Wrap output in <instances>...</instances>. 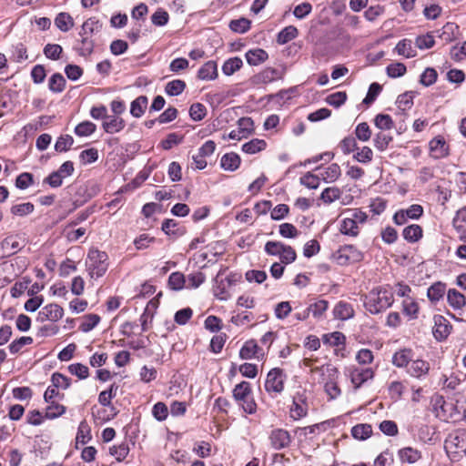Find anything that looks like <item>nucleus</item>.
<instances>
[{"label": "nucleus", "mask_w": 466, "mask_h": 466, "mask_svg": "<svg viewBox=\"0 0 466 466\" xmlns=\"http://www.w3.org/2000/svg\"><path fill=\"white\" fill-rule=\"evenodd\" d=\"M394 302L393 292L385 287L372 289L364 297V307L371 314H379Z\"/></svg>", "instance_id": "f257e3e1"}, {"label": "nucleus", "mask_w": 466, "mask_h": 466, "mask_svg": "<svg viewBox=\"0 0 466 466\" xmlns=\"http://www.w3.org/2000/svg\"><path fill=\"white\" fill-rule=\"evenodd\" d=\"M233 397L248 414H254L257 411V403L252 397L251 386L248 381L237 384L233 390Z\"/></svg>", "instance_id": "f03ea898"}, {"label": "nucleus", "mask_w": 466, "mask_h": 466, "mask_svg": "<svg viewBox=\"0 0 466 466\" xmlns=\"http://www.w3.org/2000/svg\"><path fill=\"white\" fill-rule=\"evenodd\" d=\"M107 259L106 252L95 248L89 250L86 264L91 278H100L106 272Z\"/></svg>", "instance_id": "7ed1b4c3"}, {"label": "nucleus", "mask_w": 466, "mask_h": 466, "mask_svg": "<svg viewBox=\"0 0 466 466\" xmlns=\"http://www.w3.org/2000/svg\"><path fill=\"white\" fill-rule=\"evenodd\" d=\"M367 218V214L361 210L353 209L348 211V216L341 220L340 233L350 237H357L360 233L359 225L364 224Z\"/></svg>", "instance_id": "20e7f679"}, {"label": "nucleus", "mask_w": 466, "mask_h": 466, "mask_svg": "<svg viewBox=\"0 0 466 466\" xmlns=\"http://www.w3.org/2000/svg\"><path fill=\"white\" fill-rule=\"evenodd\" d=\"M333 259L338 265L346 266L361 261L363 253L352 245H345L333 254Z\"/></svg>", "instance_id": "39448f33"}, {"label": "nucleus", "mask_w": 466, "mask_h": 466, "mask_svg": "<svg viewBox=\"0 0 466 466\" xmlns=\"http://www.w3.org/2000/svg\"><path fill=\"white\" fill-rule=\"evenodd\" d=\"M309 403L305 389H299L292 397V404L289 407V416L297 420L308 414Z\"/></svg>", "instance_id": "423d86ee"}, {"label": "nucleus", "mask_w": 466, "mask_h": 466, "mask_svg": "<svg viewBox=\"0 0 466 466\" xmlns=\"http://www.w3.org/2000/svg\"><path fill=\"white\" fill-rule=\"evenodd\" d=\"M285 375L281 369L274 368L267 375L265 390L271 393H280L284 389Z\"/></svg>", "instance_id": "0eeeda50"}, {"label": "nucleus", "mask_w": 466, "mask_h": 466, "mask_svg": "<svg viewBox=\"0 0 466 466\" xmlns=\"http://www.w3.org/2000/svg\"><path fill=\"white\" fill-rule=\"evenodd\" d=\"M268 440L274 450H282L289 446L291 437L288 431L284 429H274L270 431Z\"/></svg>", "instance_id": "6e6552de"}, {"label": "nucleus", "mask_w": 466, "mask_h": 466, "mask_svg": "<svg viewBox=\"0 0 466 466\" xmlns=\"http://www.w3.org/2000/svg\"><path fill=\"white\" fill-rule=\"evenodd\" d=\"M349 376L355 389H359L367 380H371L374 371L371 368L353 367L349 370Z\"/></svg>", "instance_id": "1a4fd4ad"}, {"label": "nucleus", "mask_w": 466, "mask_h": 466, "mask_svg": "<svg viewBox=\"0 0 466 466\" xmlns=\"http://www.w3.org/2000/svg\"><path fill=\"white\" fill-rule=\"evenodd\" d=\"M64 309L57 304L51 303L38 312L37 320L40 322L53 321L56 322L63 318Z\"/></svg>", "instance_id": "9d476101"}, {"label": "nucleus", "mask_w": 466, "mask_h": 466, "mask_svg": "<svg viewBox=\"0 0 466 466\" xmlns=\"http://www.w3.org/2000/svg\"><path fill=\"white\" fill-rule=\"evenodd\" d=\"M327 371L329 373V380H327L324 385L325 392L329 395L330 400H334L341 393L337 382L339 371L337 368L329 366L327 368Z\"/></svg>", "instance_id": "9b49d317"}, {"label": "nucleus", "mask_w": 466, "mask_h": 466, "mask_svg": "<svg viewBox=\"0 0 466 466\" xmlns=\"http://www.w3.org/2000/svg\"><path fill=\"white\" fill-rule=\"evenodd\" d=\"M431 155L434 158H442L449 155V146L441 136H437L432 138L430 143Z\"/></svg>", "instance_id": "f8f14e48"}, {"label": "nucleus", "mask_w": 466, "mask_h": 466, "mask_svg": "<svg viewBox=\"0 0 466 466\" xmlns=\"http://www.w3.org/2000/svg\"><path fill=\"white\" fill-rule=\"evenodd\" d=\"M279 78H281V73L278 69L268 67L254 76L251 81L254 85L258 86L261 84L271 83Z\"/></svg>", "instance_id": "ddd939ff"}, {"label": "nucleus", "mask_w": 466, "mask_h": 466, "mask_svg": "<svg viewBox=\"0 0 466 466\" xmlns=\"http://www.w3.org/2000/svg\"><path fill=\"white\" fill-rule=\"evenodd\" d=\"M126 127L125 120L118 116H108L102 122V128L106 133L115 134L122 131Z\"/></svg>", "instance_id": "4468645a"}, {"label": "nucleus", "mask_w": 466, "mask_h": 466, "mask_svg": "<svg viewBox=\"0 0 466 466\" xmlns=\"http://www.w3.org/2000/svg\"><path fill=\"white\" fill-rule=\"evenodd\" d=\"M430 370V363L423 360H414L410 361L407 368V372L414 378L421 379L426 376Z\"/></svg>", "instance_id": "2eb2a0df"}, {"label": "nucleus", "mask_w": 466, "mask_h": 466, "mask_svg": "<svg viewBox=\"0 0 466 466\" xmlns=\"http://www.w3.org/2000/svg\"><path fill=\"white\" fill-rule=\"evenodd\" d=\"M333 316L339 320H347L354 316V309L351 304L346 301H339L333 309Z\"/></svg>", "instance_id": "dca6fc26"}, {"label": "nucleus", "mask_w": 466, "mask_h": 466, "mask_svg": "<svg viewBox=\"0 0 466 466\" xmlns=\"http://www.w3.org/2000/svg\"><path fill=\"white\" fill-rule=\"evenodd\" d=\"M412 351L408 349H402L396 351L392 356V364L398 368H408L412 360Z\"/></svg>", "instance_id": "f3484780"}, {"label": "nucleus", "mask_w": 466, "mask_h": 466, "mask_svg": "<svg viewBox=\"0 0 466 466\" xmlns=\"http://www.w3.org/2000/svg\"><path fill=\"white\" fill-rule=\"evenodd\" d=\"M398 455L401 462L409 464H413L421 458V452L412 447L400 449Z\"/></svg>", "instance_id": "a211bd4d"}, {"label": "nucleus", "mask_w": 466, "mask_h": 466, "mask_svg": "<svg viewBox=\"0 0 466 466\" xmlns=\"http://www.w3.org/2000/svg\"><path fill=\"white\" fill-rule=\"evenodd\" d=\"M198 77L201 80H214L218 77V66L214 61H208L198 70Z\"/></svg>", "instance_id": "6ab92c4d"}, {"label": "nucleus", "mask_w": 466, "mask_h": 466, "mask_svg": "<svg viewBox=\"0 0 466 466\" xmlns=\"http://www.w3.org/2000/svg\"><path fill=\"white\" fill-rule=\"evenodd\" d=\"M260 351L259 347L257 342L253 339L248 340L242 346L239 351V357L242 360H250L252 358H258V353Z\"/></svg>", "instance_id": "aec40b11"}, {"label": "nucleus", "mask_w": 466, "mask_h": 466, "mask_svg": "<svg viewBox=\"0 0 466 466\" xmlns=\"http://www.w3.org/2000/svg\"><path fill=\"white\" fill-rule=\"evenodd\" d=\"M459 31V26L454 23H446L441 31H437L438 36L448 44L456 39V33Z\"/></svg>", "instance_id": "412c9836"}, {"label": "nucleus", "mask_w": 466, "mask_h": 466, "mask_svg": "<svg viewBox=\"0 0 466 466\" xmlns=\"http://www.w3.org/2000/svg\"><path fill=\"white\" fill-rule=\"evenodd\" d=\"M148 104V99L146 96H140L132 101L130 106V114L134 117H141L145 113Z\"/></svg>", "instance_id": "4be33fe9"}, {"label": "nucleus", "mask_w": 466, "mask_h": 466, "mask_svg": "<svg viewBox=\"0 0 466 466\" xmlns=\"http://www.w3.org/2000/svg\"><path fill=\"white\" fill-rule=\"evenodd\" d=\"M402 236L408 242H417L422 238V228L416 224L410 225L403 229Z\"/></svg>", "instance_id": "5701e85b"}, {"label": "nucleus", "mask_w": 466, "mask_h": 466, "mask_svg": "<svg viewBox=\"0 0 466 466\" xmlns=\"http://www.w3.org/2000/svg\"><path fill=\"white\" fill-rule=\"evenodd\" d=\"M268 53L260 48L249 50L246 53L247 62L250 66H258L268 59Z\"/></svg>", "instance_id": "b1692460"}, {"label": "nucleus", "mask_w": 466, "mask_h": 466, "mask_svg": "<svg viewBox=\"0 0 466 466\" xmlns=\"http://www.w3.org/2000/svg\"><path fill=\"white\" fill-rule=\"evenodd\" d=\"M447 299L449 305L452 307L454 309H460L466 304L464 295L454 289H449L447 294Z\"/></svg>", "instance_id": "393cba45"}, {"label": "nucleus", "mask_w": 466, "mask_h": 466, "mask_svg": "<svg viewBox=\"0 0 466 466\" xmlns=\"http://www.w3.org/2000/svg\"><path fill=\"white\" fill-rule=\"evenodd\" d=\"M220 164L225 170L234 171L240 165V157L236 153H228L221 157Z\"/></svg>", "instance_id": "a878e982"}, {"label": "nucleus", "mask_w": 466, "mask_h": 466, "mask_svg": "<svg viewBox=\"0 0 466 466\" xmlns=\"http://www.w3.org/2000/svg\"><path fill=\"white\" fill-rule=\"evenodd\" d=\"M371 434L372 427L367 423L357 424L351 429V435L356 440L365 441L370 438Z\"/></svg>", "instance_id": "bb28decb"}, {"label": "nucleus", "mask_w": 466, "mask_h": 466, "mask_svg": "<svg viewBox=\"0 0 466 466\" xmlns=\"http://www.w3.org/2000/svg\"><path fill=\"white\" fill-rule=\"evenodd\" d=\"M55 24L62 32L69 31L75 25L73 17L68 13H59L56 19Z\"/></svg>", "instance_id": "cd10ccee"}, {"label": "nucleus", "mask_w": 466, "mask_h": 466, "mask_svg": "<svg viewBox=\"0 0 466 466\" xmlns=\"http://www.w3.org/2000/svg\"><path fill=\"white\" fill-rule=\"evenodd\" d=\"M102 24L96 17L87 19L81 27L80 35H88L100 31Z\"/></svg>", "instance_id": "c85d7f7f"}, {"label": "nucleus", "mask_w": 466, "mask_h": 466, "mask_svg": "<svg viewBox=\"0 0 466 466\" xmlns=\"http://www.w3.org/2000/svg\"><path fill=\"white\" fill-rule=\"evenodd\" d=\"M299 31L297 27L289 25L283 28L278 35L277 41L280 45H284L298 36Z\"/></svg>", "instance_id": "c756f323"}, {"label": "nucleus", "mask_w": 466, "mask_h": 466, "mask_svg": "<svg viewBox=\"0 0 466 466\" xmlns=\"http://www.w3.org/2000/svg\"><path fill=\"white\" fill-rule=\"evenodd\" d=\"M445 290V284L441 282H436L428 289L427 296L431 301L436 302L443 297Z\"/></svg>", "instance_id": "7c9ffc66"}, {"label": "nucleus", "mask_w": 466, "mask_h": 466, "mask_svg": "<svg viewBox=\"0 0 466 466\" xmlns=\"http://www.w3.org/2000/svg\"><path fill=\"white\" fill-rule=\"evenodd\" d=\"M266 142L263 139L254 138L242 146V150L247 154H256L266 148Z\"/></svg>", "instance_id": "2f4dec72"}, {"label": "nucleus", "mask_w": 466, "mask_h": 466, "mask_svg": "<svg viewBox=\"0 0 466 466\" xmlns=\"http://www.w3.org/2000/svg\"><path fill=\"white\" fill-rule=\"evenodd\" d=\"M397 53L400 56H404L407 58L414 57L416 56V51L412 48L411 41L409 39L400 40L396 47Z\"/></svg>", "instance_id": "473e14b6"}, {"label": "nucleus", "mask_w": 466, "mask_h": 466, "mask_svg": "<svg viewBox=\"0 0 466 466\" xmlns=\"http://www.w3.org/2000/svg\"><path fill=\"white\" fill-rule=\"evenodd\" d=\"M243 62L239 57H232L225 61L222 66V72L226 76H231L241 68Z\"/></svg>", "instance_id": "72a5a7b5"}, {"label": "nucleus", "mask_w": 466, "mask_h": 466, "mask_svg": "<svg viewBox=\"0 0 466 466\" xmlns=\"http://www.w3.org/2000/svg\"><path fill=\"white\" fill-rule=\"evenodd\" d=\"M65 86L66 79L60 73L54 74L48 81V87L54 93H61Z\"/></svg>", "instance_id": "f704fd0d"}, {"label": "nucleus", "mask_w": 466, "mask_h": 466, "mask_svg": "<svg viewBox=\"0 0 466 466\" xmlns=\"http://www.w3.org/2000/svg\"><path fill=\"white\" fill-rule=\"evenodd\" d=\"M329 309V302L325 299H319L308 307L315 319H320Z\"/></svg>", "instance_id": "c9c22d12"}, {"label": "nucleus", "mask_w": 466, "mask_h": 466, "mask_svg": "<svg viewBox=\"0 0 466 466\" xmlns=\"http://www.w3.org/2000/svg\"><path fill=\"white\" fill-rule=\"evenodd\" d=\"M186 88V83L180 79H175L166 85L165 91L168 96H178Z\"/></svg>", "instance_id": "e433bc0d"}, {"label": "nucleus", "mask_w": 466, "mask_h": 466, "mask_svg": "<svg viewBox=\"0 0 466 466\" xmlns=\"http://www.w3.org/2000/svg\"><path fill=\"white\" fill-rule=\"evenodd\" d=\"M66 412V407L59 403L51 401L46 410L45 418L48 420H54L60 417Z\"/></svg>", "instance_id": "4c0bfd02"}, {"label": "nucleus", "mask_w": 466, "mask_h": 466, "mask_svg": "<svg viewBox=\"0 0 466 466\" xmlns=\"http://www.w3.org/2000/svg\"><path fill=\"white\" fill-rule=\"evenodd\" d=\"M403 312L411 319H417L419 312L418 303L410 297L405 299L402 302Z\"/></svg>", "instance_id": "58836bf2"}, {"label": "nucleus", "mask_w": 466, "mask_h": 466, "mask_svg": "<svg viewBox=\"0 0 466 466\" xmlns=\"http://www.w3.org/2000/svg\"><path fill=\"white\" fill-rule=\"evenodd\" d=\"M100 321V317L96 314H87L83 318V321L79 327L83 332H89Z\"/></svg>", "instance_id": "ea45409f"}, {"label": "nucleus", "mask_w": 466, "mask_h": 466, "mask_svg": "<svg viewBox=\"0 0 466 466\" xmlns=\"http://www.w3.org/2000/svg\"><path fill=\"white\" fill-rule=\"evenodd\" d=\"M96 129V126L91 121H83L76 127L75 133L78 137H88L92 135Z\"/></svg>", "instance_id": "a19ab883"}, {"label": "nucleus", "mask_w": 466, "mask_h": 466, "mask_svg": "<svg viewBox=\"0 0 466 466\" xmlns=\"http://www.w3.org/2000/svg\"><path fill=\"white\" fill-rule=\"evenodd\" d=\"M340 172V167L333 163L329 165L323 173H320V175L326 182H333L339 177Z\"/></svg>", "instance_id": "79ce46f5"}, {"label": "nucleus", "mask_w": 466, "mask_h": 466, "mask_svg": "<svg viewBox=\"0 0 466 466\" xmlns=\"http://www.w3.org/2000/svg\"><path fill=\"white\" fill-rule=\"evenodd\" d=\"M375 126L380 130H390L393 127V121L390 115L379 114L374 119Z\"/></svg>", "instance_id": "37998d69"}, {"label": "nucleus", "mask_w": 466, "mask_h": 466, "mask_svg": "<svg viewBox=\"0 0 466 466\" xmlns=\"http://www.w3.org/2000/svg\"><path fill=\"white\" fill-rule=\"evenodd\" d=\"M279 232L285 238H295L299 235L298 228L291 223H282L279 227Z\"/></svg>", "instance_id": "c03bdc74"}, {"label": "nucleus", "mask_w": 466, "mask_h": 466, "mask_svg": "<svg viewBox=\"0 0 466 466\" xmlns=\"http://www.w3.org/2000/svg\"><path fill=\"white\" fill-rule=\"evenodd\" d=\"M68 370L72 375L79 380H85L89 376L88 367L81 363H74L68 366Z\"/></svg>", "instance_id": "a18cd8bd"}, {"label": "nucleus", "mask_w": 466, "mask_h": 466, "mask_svg": "<svg viewBox=\"0 0 466 466\" xmlns=\"http://www.w3.org/2000/svg\"><path fill=\"white\" fill-rule=\"evenodd\" d=\"M435 44L434 36L431 33H428L426 35H419L415 39V46L420 49H429L431 48Z\"/></svg>", "instance_id": "49530a36"}, {"label": "nucleus", "mask_w": 466, "mask_h": 466, "mask_svg": "<svg viewBox=\"0 0 466 466\" xmlns=\"http://www.w3.org/2000/svg\"><path fill=\"white\" fill-rule=\"evenodd\" d=\"M34 205L30 202L12 206L11 213L15 216L24 217L34 211Z\"/></svg>", "instance_id": "de8ad7c7"}, {"label": "nucleus", "mask_w": 466, "mask_h": 466, "mask_svg": "<svg viewBox=\"0 0 466 466\" xmlns=\"http://www.w3.org/2000/svg\"><path fill=\"white\" fill-rule=\"evenodd\" d=\"M207 114L206 106L201 103H194L191 105L189 108V115L190 117L194 121H200L202 120Z\"/></svg>", "instance_id": "09e8293b"}, {"label": "nucleus", "mask_w": 466, "mask_h": 466, "mask_svg": "<svg viewBox=\"0 0 466 466\" xmlns=\"http://www.w3.org/2000/svg\"><path fill=\"white\" fill-rule=\"evenodd\" d=\"M437 77V71L432 67H428L421 74L420 82L425 86H430L436 82Z\"/></svg>", "instance_id": "8fccbe9b"}, {"label": "nucleus", "mask_w": 466, "mask_h": 466, "mask_svg": "<svg viewBox=\"0 0 466 466\" xmlns=\"http://www.w3.org/2000/svg\"><path fill=\"white\" fill-rule=\"evenodd\" d=\"M33 343V338L32 337H21L17 339H15L13 342H11L8 346L9 350L12 354L18 353L22 348L25 345H30Z\"/></svg>", "instance_id": "3c124183"}, {"label": "nucleus", "mask_w": 466, "mask_h": 466, "mask_svg": "<svg viewBox=\"0 0 466 466\" xmlns=\"http://www.w3.org/2000/svg\"><path fill=\"white\" fill-rule=\"evenodd\" d=\"M63 52V48L61 46L57 44H47L44 47L45 56L52 60H57L60 58V56Z\"/></svg>", "instance_id": "603ef678"}, {"label": "nucleus", "mask_w": 466, "mask_h": 466, "mask_svg": "<svg viewBox=\"0 0 466 466\" xmlns=\"http://www.w3.org/2000/svg\"><path fill=\"white\" fill-rule=\"evenodd\" d=\"M109 452L112 456L116 457L118 461H123L129 452V447L127 443H121L117 446L110 448Z\"/></svg>", "instance_id": "864d4df0"}, {"label": "nucleus", "mask_w": 466, "mask_h": 466, "mask_svg": "<svg viewBox=\"0 0 466 466\" xmlns=\"http://www.w3.org/2000/svg\"><path fill=\"white\" fill-rule=\"evenodd\" d=\"M406 386L402 381L395 380L389 385V393L391 399L399 400L401 398Z\"/></svg>", "instance_id": "5fc2aeb1"}, {"label": "nucleus", "mask_w": 466, "mask_h": 466, "mask_svg": "<svg viewBox=\"0 0 466 466\" xmlns=\"http://www.w3.org/2000/svg\"><path fill=\"white\" fill-rule=\"evenodd\" d=\"M285 244L280 241H268L265 244V252L269 256L280 257Z\"/></svg>", "instance_id": "6e6d98bb"}, {"label": "nucleus", "mask_w": 466, "mask_h": 466, "mask_svg": "<svg viewBox=\"0 0 466 466\" xmlns=\"http://www.w3.org/2000/svg\"><path fill=\"white\" fill-rule=\"evenodd\" d=\"M168 285L174 290L183 289L185 285V277L180 272H173L168 278Z\"/></svg>", "instance_id": "4d7b16f0"}, {"label": "nucleus", "mask_w": 466, "mask_h": 466, "mask_svg": "<svg viewBox=\"0 0 466 466\" xmlns=\"http://www.w3.org/2000/svg\"><path fill=\"white\" fill-rule=\"evenodd\" d=\"M406 71V66L402 63H392L387 66V74L392 78L402 76Z\"/></svg>", "instance_id": "13d9d810"}, {"label": "nucleus", "mask_w": 466, "mask_h": 466, "mask_svg": "<svg viewBox=\"0 0 466 466\" xmlns=\"http://www.w3.org/2000/svg\"><path fill=\"white\" fill-rule=\"evenodd\" d=\"M232 31L237 33H245L250 28V21L247 18L232 20L229 24Z\"/></svg>", "instance_id": "bf43d9fd"}, {"label": "nucleus", "mask_w": 466, "mask_h": 466, "mask_svg": "<svg viewBox=\"0 0 466 466\" xmlns=\"http://www.w3.org/2000/svg\"><path fill=\"white\" fill-rule=\"evenodd\" d=\"M347 100L346 92H335L327 96L326 101L329 105L339 107L343 105Z\"/></svg>", "instance_id": "052dcab7"}, {"label": "nucleus", "mask_w": 466, "mask_h": 466, "mask_svg": "<svg viewBox=\"0 0 466 466\" xmlns=\"http://www.w3.org/2000/svg\"><path fill=\"white\" fill-rule=\"evenodd\" d=\"M355 134L358 139L366 142L370 140L371 137V131L369 125L366 122L360 123L355 129Z\"/></svg>", "instance_id": "680f3d73"}, {"label": "nucleus", "mask_w": 466, "mask_h": 466, "mask_svg": "<svg viewBox=\"0 0 466 466\" xmlns=\"http://www.w3.org/2000/svg\"><path fill=\"white\" fill-rule=\"evenodd\" d=\"M340 198V190L338 187H327L321 193L320 198L325 203H331Z\"/></svg>", "instance_id": "e2e57ef3"}, {"label": "nucleus", "mask_w": 466, "mask_h": 466, "mask_svg": "<svg viewBox=\"0 0 466 466\" xmlns=\"http://www.w3.org/2000/svg\"><path fill=\"white\" fill-rule=\"evenodd\" d=\"M289 213V208L286 204L277 205L270 212V218L273 220H281Z\"/></svg>", "instance_id": "0e129e2a"}, {"label": "nucleus", "mask_w": 466, "mask_h": 466, "mask_svg": "<svg viewBox=\"0 0 466 466\" xmlns=\"http://www.w3.org/2000/svg\"><path fill=\"white\" fill-rule=\"evenodd\" d=\"M183 137L177 133H170L161 141V146L165 150H169L174 146L182 142Z\"/></svg>", "instance_id": "69168bd1"}, {"label": "nucleus", "mask_w": 466, "mask_h": 466, "mask_svg": "<svg viewBox=\"0 0 466 466\" xmlns=\"http://www.w3.org/2000/svg\"><path fill=\"white\" fill-rule=\"evenodd\" d=\"M74 143V139L71 136L66 135L60 137L55 145V148L58 152H65L68 150Z\"/></svg>", "instance_id": "338daca9"}, {"label": "nucleus", "mask_w": 466, "mask_h": 466, "mask_svg": "<svg viewBox=\"0 0 466 466\" xmlns=\"http://www.w3.org/2000/svg\"><path fill=\"white\" fill-rule=\"evenodd\" d=\"M152 414L156 420L162 421L165 420L168 415V410L165 403L157 402L154 405Z\"/></svg>", "instance_id": "774afa93"}]
</instances>
